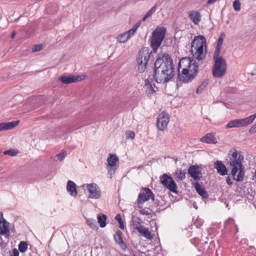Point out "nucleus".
<instances>
[{
	"label": "nucleus",
	"mask_w": 256,
	"mask_h": 256,
	"mask_svg": "<svg viewBox=\"0 0 256 256\" xmlns=\"http://www.w3.org/2000/svg\"><path fill=\"white\" fill-rule=\"evenodd\" d=\"M206 40L202 36H196L192 43V52L193 57L198 60H203L206 55Z\"/></svg>",
	"instance_id": "nucleus-3"
},
{
	"label": "nucleus",
	"mask_w": 256,
	"mask_h": 256,
	"mask_svg": "<svg viewBox=\"0 0 256 256\" xmlns=\"http://www.w3.org/2000/svg\"><path fill=\"white\" fill-rule=\"evenodd\" d=\"M169 121L170 118L168 114L162 112L160 114L157 118L156 122L158 128L160 130H164L166 128Z\"/></svg>",
	"instance_id": "nucleus-14"
},
{
	"label": "nucleus",
	"mask_w": 256,
	"mask_h": 256,
	"mask_svg": "<svg viewBox=\"0 0 256 256\" xmlns=\"http://www.w3.org/2000/svg\"><path fill=\"white\" fill-rule=\"evenodd\" d=\"M220 48H221V47H218V46H216V50L214 51V60H216V58H222V56H219Z\"/></svg>",
	"instance_id": "nucleus-36"
},
{
	"label": "nucleus",
	"mask_w": 256,
	"mask_h": 256,
	"mask_svg": "<svg viewBox=\"0 0 256 256\" xmlns=\"http://www.w3.org/2000/svg\"><path fill=\"white\" fill-rule=\"evenodd\" d=\"M166 34V29L163 26L157 27L150 37V46L153 52H156L161 45Z\"/></svg>",
	"instance_id": "nucleus-4"
},
{
	"label": "nucleus",
	"mask_w": 256,
	"mask_h": 256,
	"mask_svg": "<svg viewBox=\"0 0 256 256\" xmlns=\"http://www.w3.org/2000/svg\"><path fill=\"white\" fill-rule=\"evenodd\" d=\"M86 224L92 228L95 229L98 228V226L96 220L89 218H86Z\"/></svg>",
	"instance_id": "nucleus-29"
},
{
	"label": "nucleus",
	"mask_w": 256,
	"mask_h": 256,
	"mask_svg": "<svg viewBox=\"0 0 256 256\" xmlns=\"http://www.w3.org/2000/svg\"><path fill=\"white\" fill-rule=\"evenodd\" d=\"M243 158V156L238 152H234L230 158V174L232 179L238 182H242L245 175L244 167L242 164Z\"/></svg>",
	"instance_id": "nucleus-2"
},
{
	"label": "nucleus",
	"mask_w": 256,
	"mask_h": 256,
	"mask_svg": "<svg viewBox=\"0 0 256 256\" xmlns=\"http://www.w3.org/2000/svg\"><path fill=\"white\" fill-rule=\"evenodd\" d=\"M185 174H186L185 172H184L182 170H178L174 173L175 178L178 180H182L184 179L185 176H186Z\"/></svg>",
	"instance_id": "nucleus-30"
},
{
	"label": "nucleus",
	"mask_w": 256,
	"mask_h": 256,
	"mask_svg": "<svg viewBox=\"0 0 256 256\" xmlns=\"http://www.w3.org/2000/svg\"><path fill=\"white\" fill-rule=\"evenodd\" d=\"M200 140L202 142L206 144H216L217 142L214 135L212 134H206L200 138Z\"/></svg>",
	"instance_id": "nucleus-25"
},
{
	"label": "nucleus",
	"mask_w": 256,
	"mask_h": 256,
	"mask_svg": "<svg viewBox=\"0 0 256 256\" xmlns=\"http://www.w3.org/2000/svg\"><path fill=\"white\" fill-rule=\"evenodd\" d=\"M249 132L250 134L256 133V123L250 127L249 130Z\"/></svg>",
	"instance_id": "nucleus-44"
},
{
	"label": "nucleus",
	"mask_w": 256,
	"mask_h": 256,
	"mask_svg": "<svg viewBox=\"0 0 256 256\" xmlns=\"http://www.w3.org/2000/svg\"><path fill=\"white\" fill-rule=\"evenodd\" d=\"M82 187L86 194H88L89 198L98 199L100 198L101 191L96 184H85Z\"/></svg>",
	"instance_id": "nucleus-9"
},
{
	"label": "nucleus",
	"mask_w": 256,
	"mask_h": 256,
	"mask_svg": "<svg viewBox=\"0 0 256 256\" xmlns=\"http://www.w3.org/2000/svg\"><path fill=\"white\" fill-rule=\"evenodd\" d=\"M126 138L127 139H134L135 136V134L133 131L128 130L126 132Z\"/></svg>",
	"instance_id": "nucleus-37"
},
{
	"label": "nucleus",
	"mask_w": 256,
	"mask_h": 256,
	"mask_svg": "<svg viewBox=\"0 0 256 256\" xmlns=\"http://www.w3.org/2000/svg\"><path fill=\"white\" fill-rule=\"evenodd\" d=\"M256 118V114L241 119H235L230 120L226 125V128H242L251 124Z\"/></svg>",
	"instance_id": "nucleus-6"
},
{
	"label": "nucleus",
	"mask_w": 256,
	"mask_h": 256,
	"mask_svg": "<svg viewBox=\"0 0 256 256\" xmlns=\"http://www.w3.org/2000/svg\"><path fill=\"white\" fill-rule=\"evenodd\" d=\"M180 68H184L188 69L190 73L195 74V76L198 74V64L194 60H190L189 58H183L179 62L178 70H180Z\"/></svg>",
	"instance_id": "nucleus-8"
},
{
	"label": "nucleus",
	"mask_w": 256,
	"mask_h": 256,
	"mask_svg": "<svg viewBox=\"0 0 256 256\" xmlns=\"http://www.w3.org/2000/svg\"><path fill=\"white\" fill-rule=\"evenodd\" d=\"M202 168L198 165H192L188 169V174L196 180H199L202 177Z\"/></svg>",
	"instance_id": "nucleus-12"
},
{
	"label": "nucleus",
	"mask_w": 256,
	"mask_h": 256,
	"mask_svg": "<svg viewBox=\"0 0 256 256\" xmlns=\"http://www.w3.org/2000/svg\"><path fill=\"white\" fill-rule=\"evenodd\" d=\"M122 222H122V220H121V221H118V222L119 223V224H120V223H122Z\"/></svg>",
	"instance_id": "nucleus-53"
},
{
	"label": "nucleus",
	"mask_w": 256,
	"mask_h": 256,
	"mask_svg": "<svg viewBox=\"0 0 256 256\" xmlns=\"http://www.w3.org/2000/svg\"><path fill=\"white\" fill-rule=\"evenodd\" d=\"M218 0H207V4H213V3H214L215 2H216Z\"/></svg>",
	"instance_id": "nucleus-47"
},
{
	"label": "nucleus",
	"mask_w": 256,
	"mask_h": 256,
	"mask_svg": "<svg viewBox=\"0 0 256 256\" xmlns=\"http://www.w3.org/2000/svg\"><path fill=\"white\" fill-rule=\"evenodd\" d=\"M233 8L236 11H240L241 8V4L238 0H235L233 2Z\"/></svg>",
	"instance_id": "nucleus-35"
},
{
	"label": "nucleus",
	"mask_w": 256,
	"mask_h": 256,
	"mask_svg": "<svg viewBox=\"0 0 256 256\" xmlns=\"http://www.w3.org/2000/svg\"><path fill=\"white\" fill-rule=\"evenodd\" d=\"M141 22H138L136 23L132 28H130V30L131 31V32L134 35L135 33L136 32L137 29L140 26Z\"/></svg>",
	"instance_id": "nucleus-38"
},
{
	"label": "nucleus",
	"mask_w": 256,
	"mask_h": 256,
	"mask_svg": "<svg viewBox=\"0 0 256 256\" xmlns=\"http://www.w3.org/2000/svg\"><path fill=\"white\" fill-rule=\"evenodd\" d=\"M18 248L21 252H24L28 248V244L26 242H20L18 245Z\"/></svg>",
	"instance_id": "nucleus-32"
},
{
	"label": "nucleus",
	"mask_w": 256,
	"mask_h": 256,
	"mask_svg": "<svg viewBox=\"0 0 256 256\" xmlns=\"http://www.w3.org/2000/svg\"><path fill=\"white\" fill-rule=\"evenodd\" d=\"M18 154V151L17 150H16L14 149H10L7 150H5L4 152V155H8L12 156H16Z\"/></svg>",
	"instance_id": "nucleus-33"
},
{
	"label": "nucleus",
	"mask_w": 256,
	"mask_h": 256,
	"mask_svg": "<svg viewBox=\"0 0 256 256\" xmlns=\"http://www.w3.org/2000/svg\"><path fill=\"white\" fill-rule=\"evenodd\" d=\"M150 54L151 52L146 47L142 48L139 50L136 58V62L138 69L140 72L142 73L146 70Z\"/></svg>",
	"instance_id": "nucleus-5"
},
{
	"label": "nucleus",
	"mask_w": 256,
	"mask_h": 256,
	"mask_svg": "<svg viewBox=\"0 0 256 256\" xmlns=\"http://www.w3.org/2000/svg\"><path fill=\"white\" fill-rule=\"evenodd\" d=\"M84 75H73L69 76H62L60 78V80L63 84H68L72 82H75L80 81L84 79Z\"/></svg>",
	"instance_id": "nucleus-17"
},
{
	"label": "nucleus",
	"mask_w": 256,
	"mask_h": 256,
	"mask_svg": "<svg viewBox=\"0 0 256 256\" xmlns=\"http://www.w3.org/2000/svg\"><path fill=\"white\" fill-rule=\"evenodd\" d=\"M193 185L196 190L197 192L203 198H208V192L204 188L203 186H202L198 182H195L193 183Z\"/></svg>",
	"instance_id": "nucleus-22"
},
{
	"label": "nucleus",
	"mask_w": 256,
	"mask_h": 256,
	"mask_svg": "<svg viewBox=\"0 0 256 256\" xmlns=\"http://www.w3.org/2000/svg\"><path fill=\"white\" fill-rule=\"evenodd\" d=\"M106 216L104 214L102 216H98V222L101 228H104L106 226Z\"/></svg>",
	"instance_id": "nucleus-28"
},
{
	"label": "nucleus",
	"mask_w": 256,
	"mask_h": 256,
	"mask_svg": "<svg viewBox=\"0 0 256 256\" xmlns=\"http://www.w3.org/2000/svg\"><path fill=\"white\" fill-rule=\"evenodd\" d=\"M66 152L65 150H62L60 153L56 155L58 160H62L65 156Z\"/></svg>",
	"instance_id": "nucleus-41"
},
{
	"label": "nucleus",
	"mask_w": 256,
	"mask_h": 256,
	"mask_svg": "<svg viewBox=\"0 0 256 256\" xmlns=\"http://www.w3.org/2000/svg\"><path fill=\"white\" fill-rule=\"evenodd\" d=\"M160 180L164 186L170 191L177 194V186L173 178L166 174L160 176Z\"/></svg>",
	"instance_id": "nucleus-10"
},
{
	"label": "nucleus",
	"mask_w": 256,
	"mask_h": 256,
	"mask_svg": "<svg viewBox=\"0 0 256 256\" xmlns=\"http://www.w3.org/2000/svg\"><path fill=\"white\" fill-rule=\"evenodd\" d=\"M120 228L122 230H124V226L123 222L120 224Z\"/></svg>",
	"instance_id": "nucleus-49"
},
{
	"label": "nucleus",
	"mask_w": 256,
	"mask_h": 256,
	"mask_svg": "<svg viewBox=\"0 0 256 256\" xmlns=\"http://www.w3.org/2000/svg\"><path fill=\"white\" fill-rule=\"evenodd\" d=\"M182 68V72L179 71L178 78L180 81L184 83H188L191 82L195 78V74L190 73L188 69L184 68Z\"/></svg>",
	"instance_id": "nucleus-13"
},
{
	"label": "nucleus",
	"mask_w": 256,
	"mask_h": 256,
	"mask_svg": "<svg viewBox=\"0 0 256 256\" xmlns=\"http://www.w3.org/2000/svg\"><path fill=\"white\" fill-rule=\"evenodd\" d=\"M140 213L142 215L148 216L150 215V212L149 210L146 208H142L140 210Z\"/></svg>",
	"instance_id": "nucleus-43"
},
{
	"label": "nucleus",
	"mask_w": 256,
	"mask_h": 256,
	"mask_svg": "<svg viewBox=\"0 0 256 256\" xmlns=\"http://www.w3.org/2000/svg\"><path fill=\"white\" fill-rule=\"evenodd\" d=\"M132 224L134 228L138 230V228L142 226L141 224L142 222V220L138 217L132 216L131 220Z\"/></svg>",
	"instance_id": "nucleus-27"
},
{
	"label": "nucleus",
	"mask_w": 256,
	"mask_h": 256,
	"mask_svg": "<svg viewBox=\"0 0 256 256\" xmlns=\"http://www.w3.org/2000/svg\"><path fill=\"white\" fill-rule=\"evenodd\" d=\"M118 166V158L116 154H110L107 158L106 168L110 178Z\"/></svg>",
	"instance_id": "nucleus-11"
},
{
	"label": "nucleus",
	"mask_w": 256,
	"mask_h": 256,
	"mask_svg": "<svg viewBox=\"0 0 256 256\" xmlns=\"http://www.w3.org/2000/svg\"><path fill=\"white\" fill-rule=\"evenodd\" d=\"M190 19L194 24H198L202 20L200 13L196 10H190L188 13Z\"/></svg>",
	"instance_id": "nucleus-18"
},
{
	"label": "nucleus",
	"mask_w": 256,
	"mask_h": 256,
	"mask_svg": "<svg viewBox=\"0 0 256 256\" xmlns=\"http://www.w3.org/2000/svg\"><path fill=\"white\" fill-rule=\"evenodd\" d=\"M225 37V34L224 32L221 33L219 36L216 46H218V47H221Z\"/></svg>",
	"instance_id": "nucleus-34"
},
{
	"label": "nucleus",
	"mask_w": 256,
	"mask_h": 256,
	"mask_svg": "<svg viewBox=\"0 0 256 256\" xmlns=\"http://www.w3.org/2000/svg\"><path fill=\"white\" fill-rule=\"evenodd\" d=\"M230 223V224H234V220L233 219H232V218H230L226 222V224H228V223Z\"/></svg>",
	"instance_id": "nucleus-48"
},
{
	"label": "nucleus",
	"mask_w": 256,
	"mask_h": 256,
	"mask_svg": "<svg viewBox=\"0 0 256 256\" xmlns=\"http://www.w3.org/2000/svg\"><path fill=\"white\" fill-rule=\"evenodd\" d=\"M42 46L41 44H37L34 46L32 52H39L42 50Z\"/></svg>",
	"instance_id": "nucleus-42"
},
{
	"label": "nucleus",
	"mask_w": 256,
	"mask_h": 256,
	"mask_svg": "<svg viewBox=\"0 0 256 256\" xmlns=\"http://www.w3.org/2000/svg\"><path fill=\"white\" fill-rule=\"evenodd\" d=\"M19 120L0 123V131L11 130L16 127L19 123Z\"/></svg>",
	"instance_id": "nucleus-23"
},
{
	"label": "nucleus",
	"mask_w": 256,
	"mask_h": 256,
	"mask_svg": "<svg viewBox=\"0 0 256 256\" xmlns=\"http://www.w3.org/2000/svg\"><path fill=\"white\" fill-rule=\"evenodd\" d=\"M14 256H18V251H16V252H14Z\"/></svg>",
	"instance_id": "nucleus-52"
},
{
	"label": "nucleus",
	"mask_w": 256,
	"mask_h": 256,
	"mask_svg": "<svg viewBox=\"0 0 256 256\" xmlns=\"http://www.w3.org/2000/svg\"><path fill=\"white\" fill-rule=\"evenodd\" d=\"M214 168L217 170L218 174L221 176L228 174V170L225 165L220 160H216L214 163Z\"/></svg>",
	"instance_id": "nucleus-19"
},
{
	"label": "nucleus",
	"mask_w": 256,
	"mask_h": 256,
	"mask_svg": "<svg viewBox=\"0 0 256 256\" xmlns=\"http://www.w3.org/2000/svg\"><path fill=\"white\" fill-rule=\"evenodd\" d=\"M134 34L129 30L127 32L119 34L116 38L117 42L120 43L122 44L126 42L130 39Z\"/></svg>",
	"instance_id": "nucleus-21"
},
{
	"label": "nucleus",
	"mask_w": 256,
	"mask_h": 256,
	"mask_svg": "<svg viewBox=\"0 0 256 256\" xmlns=\"http://www.w3.org/2000/svg\"><path fill=\"white\" fill-rule=\"evenodd\" d=\"M146 86L148 88L149 94H152L154 92V89L152 88L151 84H150L148 80H146Z\"/></svg>",
	"instance_id": "nucleus-39"
},
{
	"label": "nucleus",
	"mask_w": 256,
	"mask_h": 256,
	"mask_svg": "<svg viewBox=\"0 0 256 256\" xmlns=\"http://www.w3.org/2000/svg\"><path fill=\"white\" fill-rule=\"evenodd\" d=\"M174 68L170 56L166 54L159 56L154 63V78L158 83H166L174 76Z\"/></svg>",
	"instance_id": "nucleus-1"
},
{
	"label": "nucleus",
	"mask_w": 256,
	"mask_h": 256,
	"mask_svg": "<svg viewBox=\"0 0 256 256\" xmlns=\"http://www.w3.org/2000/svg\"><path fill=\"white\" fill-rule=\"evenodd\" d=\"M114 238L116 242L120 246L122 249L125 250L126 248V245L122 240V232L120 231L119 230L116 232L114 236Z\"/></svg>",
	"instance_id": "nucleus-26"
},
{
	"label": "nucleus",
	"mask_w": 256,
	"mask_h": 256,
	"mask_svg": "<svg viewBox=\"0 0 256 256\" xmlns=\"http://www.w3.org/2000/svg\"><path fill=\"white\" fill-rule=\"evenodd\" d=\"M66 190L69 194L72 197H76L78 195L76 184L72 180H68L66 184Z\"/></svg>",
	"instance_id": "nucleus-20"
},
{
	"label": "nucleus",
	"mask_w": 256,
	"mask_h": 256,
	"mask_svg": "<svg viewBox=\"0 0 256 256\" xmlns=\"http://www.w3.org/2000/svg\"><path fill=\"white\" fill-rule=\"evenodd\" d=\"M16 34V32H13L11 34V38H14Z\"/></svg>",
	"instance_id": "nucleus-50"
},
{
	"label": "nucleus",
	"mask_w": 256,
	"mask_h": 256,
	"mask_svg": "<svg viewBox=\"0 0 256 256\" xmlns=\"http://www.w3.org/2000/svg\"><path fill=\"white\" fill-rule=\"evenodd\" d=\"M115 220H117L118 222V221H121V220H122V217H121L120 214H117L116 216Z\"/></svg>",
	"instance_id": "nucleus-46"
},
{
	"label": "nucleus",
	"mask_w": 256,
	"mask_h": 256,
	"mask_svg": "<svg viewBox=\"0 0 256 256\" xmlns=\"http://www.w3.org/2000/svg\"><path fill=\"white\" fill-rule=\"evenodd\" d=\"M150 198L154 200V195L149 188H145L139 194L137 201L138 204H141L148 201Z\"/></svg>",
	"instance_id": "nucleus-15"
},
{
	"label": "nucleus",
	"mask_w": 256,
	"mask_h": 256,
	"mask_svg": "<svg viewBox=\"0 0 256 256\" xmlns=\"http://www.w3.org/2000/svg\"><path fill=\"white\" fill-rule=\"evenodd\" d=\"M226 182L227 183V184L230 186H232L233 184V182H232V180H231L230 178V176H228L226 178Z\"/></svg>",
	"instance_id": "nucleus-45"
},
{
	"label": "nucleus",
	"mask_w": 256,
	"mask_h": 256,
	"mask_svg": "<svg viewBox=\"0 0 256 256\" xmlns=\"http://www.w3.org/2000/svg\"><path fill=\"white\" fill-rule=\"evenodd\" d=\"M226 64L223 58H216L212 68V74L215 78H222L226 74Z\"/></svg>",
	"instance_id": "nucleus-7"
},
{
	"label": "nucleus",
	"mask_w": 256,
	"mask_h": 256,
	"mask_svg": "<svg viewBox=\"0 0 256 256\" xmlns=\"http://www.w3.org/2000/svg\"><path fill=\"white\" fill-rule=\"evenodd\" d=\"M208 84V81L206 80L204 81L198 88L196 90V93L200 94L201 93L203 90L206 88Z\"/></svg>",
	"instance_id": "nucleus-31"
},
{
	"label": "nucleus",
	"mask_w": 256,
	"mask_h": 256,
	"mask_svg": "<svg viewBox=\"0 0 256 256\" xmlns=\"http://www.w3.org/2000/svg\"><path fill=\"white\" fill-rule=\"evenodd\" d=\"M156 5L152 7L146 14L148 18L150 17L156 10Z\"/></svg>",
	"instance_id": "nucleus-40"
},
{
	"label": "nucleus",
	"mask_w": 256,
	"mask_h": 256,
	"mask_svg": "<svg viewBox=\"0 0 256 256\" xmlns=\"http://www.w3.org/2000/svg\"><path fill=\"white\" fill-rule=\"evenodd\" d=\"M137 230L142 236L150 240L153 238L152 235L151 234V232L148 228L142 226L138 228Z\"/></svg>",
	"instance_id": "nucleus-24"
},
{
	"label": "nucleus",
	"mask_w": 256,
	"mask_h": 256,
	"mask_svg": "<svg viewBox=\"0 0 256 256\" xmlns=\"http://www.w3.org/2000/svg\"><path fill=\"white\" fill-rule=\"evenodd\" d=\"M0 234L6 237L10 236V224L4 218L2 212H0Z\"/></svg>",
	"instance_id": "nucleus-16"
},
{
	"label": "nucleus",
	"mask_w": 256,
	"mask_h": 256,
	"mask_svg": "<svg viewBox=\"0 0 256 256\" xmlns=\"http://www.w3.org/2000/svg\"><path fill=\"white\" fill-rule=\"evenodd\" d=\"M148 18V16H146V15H145L144 18H142V21L144 22L146 20V19Z\"/></svg>",
	"instance_id": "nucleus-51"
}]
</instances>
